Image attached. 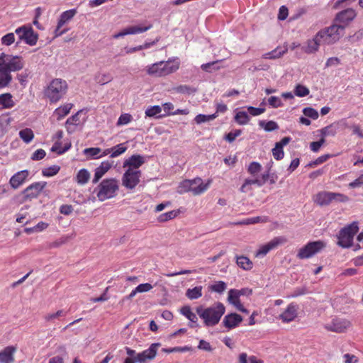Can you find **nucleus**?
Masks as SVG:
<instances>
[{
    "instance_id": "nucleus-1",
    "label": "nucleus",
    "mask_w": 363,
    "mask_h": 363,
    "mask_svg": "<svg viewBox=\"0 0 363 363\" xmlns=\"http://www.w3.org/2000/svg\"><path fill=\"white\" fill-rule=\"evenodd\" d=\"M344 35V26L332 25L318 31L313 38L306 42L303 48L308 54L316 52L320 45H332L337 42Z\"/></svg>"
},
{
    "instance_id": "nucleus-2",
    "label": "nucleus",
    "mask_w": 363,
    "mask_h": 363,
    "mask_svg": "<svg viewBox=\"0 0 363 363\" xmlns=\"http://www.w3.org/2000/svg\"><path fill=\"white\" fill-rule=\"evenodd\" d=\"M25 65L22 57L1 52L0 54V88L8 86L12 81L11 72L21 70Z\"/></svg>"
},
{
    "instance_id": "nucleus-3",
    "label": "nucleus",
    "mask_w": 363,
    "mask_h": 363,
    "mask_svg": "<svg viewBox=\"0 0 363 363\" xmlns=\"http://www.w3.org/2000/svg\"><path fill=\"white\" fill-rule=\"evenodd\" d=\"M180 67L177 57H171L167 61H160L145 67L146 73L153 77H163L176 72Z\"/></svg>"
},
{
    "instance_id": "nucleus-4",
    "label": "nucleus",
    "mask_w": 363,
    "mask_h": 363,
    "mask_svg": "<svg viewBox=\"0 0 363 363\" xmlns=\"http://www.w3.org/2000/svg\"><path fill=\"white\" fill-rule=\"evenodd\" d=\"M225 307L220 302H216L206 308L202 306L196 308L197 314L203 320L206 326H214L217 325L225 313Z\"/></svg>"
},
{
    "instance_id": "nucleus-5",
    "label": "nucleus",
    "mask_w": 363,
    "mask_h": 363,
    "mask_svg": "<svg viewBox=\"0 0 363 363\" xmlns=\"http://www.w3.org/2000/svg\"><path fill=\"white\" fill-rule=\"evenodd\" d=\"M67 89L68 85L66 81L56 78L46 86L44 95L51 104H55L65 96Z\"/></svg>"
},
{
    "instance_id": "nucleus-6",
    "label": "nucleus",
    "mask_w": 363,
    "mask_h": 363,
    "mask_svg": "<svg viewBox=\"0 0 363 363\" xmlns=\"http://www.w3.org/2000/svg\"><path fill=\"white\" fill-rule=\"evenodd\" d=\"M118 182L116 179H104L96 188V196L100 201L116 196L118 191Z\"/></svg>"
},
{
    "instance_id": "nucleus-7",
    "label": "nucleus",
    "mask_w": 363,
    "mask_h": 363,
    "mask_svg": "<svg viewBox=\"0 0 363 363\" xmlns=\"http://www.w3.org/2000/svg\"><path fill=\"white\" fill-rule=\"evenodd\" d=\"M315 203L320 206H328L333 201L347 202L349 201L348 196L340 193L323 191L316 194L313 197Z\"/></svg>"
},
{
    "instance_id": "nucleus-8",
    "label": "nucleus",
    "mask_w": 363,
    "mask_h": 363,
    "mask_svg": "<svg viewBox=\"0 0 363 363\" xmlns=\"http://www.w3.org/2000/svg\"><path fill=\"white\" fill-rule=\"evenodd\" d=\"M359 227L356 222H353L342 229L337 237V245L344 248L350 247L352 244L354 236L357 233Z\"/></svg>"
},
{
    "instance_id": "nucleus-9",
    "label": "nucleus",
    "mask_w": 363,
    "mask_h": 363,
    "mask_svg": "<svg viewBox=\"0 0 363 363\" xmlns=\"http://www.w3.org/2000/svg\"><path fill=\"white\" fill-rule=\"evenodd\" d=\"M325 246V242L322 240L309 242L299 249L296 257L301 259L311 258L324 249Z\"/></svg>"
},
{
    "instance_id": "nucleus-10",
    "label": "nucleus",
    "mask_w": 363,
    "mask_h": 363,
    "mask_svg": "<svg viewBox=\"0 0 363 363\" xmlns=\"http://www.w3.org/2000/svg\"><path fill=\"white\" fill-rule=\"evenodd\" d=\"M141 176L140 170L125 169L121 178L122 185L127 189L133 190L140 183Z\"/></svg>"
},
{
    "instance_id": "nucleus-11",
    "label": "nucleus",
    "mask_w": 363,
    "mask_h": 363,
    "mask_svg": "<svg viewBox=\"0 0 363 363\" xmlns=\"http://www.w3.org/2000/svg\"><path fill=\"white\" fill-rule=\"evenodd\" d=\"M15 33L20 40L25 41L29 45H35L38 41V35L29 26H23L16 29Z\"/></svg>"
},
{
    "instance_id": "nucleus-12",
    "label": "nucleus",
    "mask_w": 363,
    "mask_h": 363,
    "mask_svg": "<svg viewBox=\"0 0 363 363\" xmlns=\"http://www.w3.org/2000/svg\"><path fill=\"white\" fill-rule=\"evenodd\" d=\"M350 325L351 323L348 320L335 318L330 323H326L324 328L328 331L344 333Z\"/></svg>"
},
{
    "instance_id": "nucleus-13",
    "label": "nucleus",
    "mask_w": 363,
    "mask_h": 363,
    "mask_svg": "<svg viewBox=\"0 0 363 363\" xmlns=\"http://www.w3.org/2000/svg\"><path fill=\"white\" fill-rule=\"evenodd\" d=\"M160 346V343L152 344L148 349L137 354L135 356L136 362L138 363H147L152 360L155 357Z\"/></svg>"
},
{
    "instance_id": "nucleus-14",
    "label": "nucleus",
    "mask_w": 363,
    "mask_h": 363,
    "mask_svg": "<svg viewBox=\"0 0 363 363\" xmlns=\"http://www.w3.org/2000/svg\"><path fill=\"white\" fill-rule=\"evenodd\" d=\"M47 183L45 182H35L29 185L23 191L24 198L26 199H32L38 197L40 192L46 186Z\"/></svg>"
},
{
    "instance_id": "nucleus-15",
    "label": "nucleus",
    "mask_w": 363,
    "mask_h": 363,
    "mask_svg": "<svg viewBox=\"0 0 363 363\" xmlns=\"http://www.w3.org/2000/svg\"><path fill=\"white\" fill-rule=\"evenodd\" d=\"M146 162L145 157L141 155H133L127 158L123 164L126 169L140 170L139 168Z\"/></svg>"
},
{
    "instance_id": "nucleus-16",
    "label": "nucleus",
    "mask_w": 363,
    "mask_h": 363,
    "mask_svg": "<svg viewBox=\"0 0 363 363\" xmlns=\"http://www.w3.org/2000/svg\"><path fill=\"white\" fill-rule=\"evenodd\" d=\"M357 16L355 11L352 9H347L344 11L339 12L335 17V21L340 24H337V26H345L352 21ZM334 25H336L335 23Z\"/></svg>"
},
{
    "instance_id": "nucleus-17",
    "label": "nucleus",
    "mask_w": 363,
    "mask_h": 363,
    "mask_svg": "<svg viewBox=\"0 0 363 363\" xmlns=\"http://www.w3.org/2000/svg\"><path fill=\"white\" fill-rule=\"evenodd\" d=\"M191 182H194L191 187V193L194 196H198L204 193L209 188L211 183V180H208L206 183H203V180L199 178H195L191 179Z\"/></svg>"
},
{
    "instance_id": "nucleus-18",
    "label": "nucleus",
    "mask_w": 363,
    "mask_h": 363,
    "mask_svg": "<svg viewBox=\"0 0 363 363\" xmlns=\"http://www.w3.org/2000/svg\"><path fill=\"white\" fill-rule=\"evenodd\" d=\"M298 306L290 303L286 310L279 315L280 319L284 323H289L294 320L297 316Z\"/></svg>"
},
{
    "instance_id": "nucleus-19",
    "label": "nucleus",
    "mask_w": 363,
    "mask_h": 363,
    "mask_svg": "<svg viewBox=\"0 0 363 363\" xmlns=\"http://www.w3.org/2000/svg\"><path fill=\"white\" fill-rule=\"evenodd\" d=\"M28 175V170L19 171L11 177L9 184L13 189H16L25 182Z\"/></svg>"
},
{
    "instance_id": "nucleus-20",
    "label": "nucleus",
    "mask_w": 363,
    "mask_h": 363,
    "mask_svg": "<svg viewBox=\"0 0 363 363\" xmlns=\"http://www.w3.org/2000/svg\"><path fill=\"white\" fill-rule=\"evenodd\" d=\"M242 321V318L239 314L233 313L225 315L223 320L224 326L228 329L237 327Z\"/></svg>"
},
{
    "instance_id": "nucleus-21",
    "label": "nucleus",
    "mask_w": 363,
    "mask_h": 363,
    "mask_svg": "<svg viewBox=\"0 0 363 363\" xmlns=\"http://www.w3.org/2000/svg\"><path fill=\"white\" fill-rule=\"evenodd\" d=\"M113 162L104 161L95 169L93 183H97L99 180L111 168Z\"/></svg>"
},
{
    "instance_id": "nucleus-22",
    "label": "nucleus",
    "mask_w": 363,
    "mask_h": 363,
    "mask_svg": "<svg viewBox=\"0 0 363 363\" xmlns=\"http://www.w3.org/2000/svg\"><path fill=\"white\" fill-rule=\"evenodd\" d=\"M288 51L286 46H278L274 50L266 52L262 55V59L276 60L281 57Z\"/></svg>"
},
{
    "instance_id": "nucleus-23",
    "label": "nucleus",
    "mask_w": 363,
    "mask_h": 363,
    "mask_svg": "<svg viewBox=\"0 0 363 363\" xmlns=\"http://www.w3.org/2000/svg\"><path fill=\"white\" fill-rule=\"evenodd\" d=\"M16 347L9 346L0 351V363H13L14 362L13 354L16 352Z\"/></svg>"
},
{
    "instance_id": "nucleus-24",
    "label": "nucleus",
    "mask_w": 363,
    "mask_h": 363,
    "mask_svg": "<svg viewBox=\"0 0 363 363\" xmlns=\"http://www.w3.org/2000/svg\"><path fill=\"white\" fill-rule=\"evenodd\" d=\"M73 107V104L68 103L65 104L58 108H57L54 111V116L56 117L57 121L62 120L67 115H68Z\"/></svg>"
},
{
    "instance_id": "nucleus-25",
    "label": "nucleus",
    "mask_w": 363,
    "mask_h": 363,
    "mask_svg": "<svg viewBox=\"0 0 363 363\" xmlns=\"http://www.w3.org/2000/svg\"><path fill=\"white\" fill-rule=\"evenodd\" d=\"M82 112V110L79 111L72 116L69 117L66 121V128L69 133H72L76 130V126L79 123V114Z\"/></svg>"
},
{
    "instance_id": "nucleus-26",
    "label": "nucleus",
    "mask_w": 363,
    "mask_h": 363,
    "mask_svg": "<svg viewBox=\"0 0 363 363\" xmlns=\"http://www.w3.org/2000/svg\"><path fill=\"white\" fill-rule=\"evenodd\" d=\"M76 13L77 10L74 9L62 12L60 16L57 23L60 24V26H65L73 18Z\"/></svg>"
},
{
    "instance_id": "nucleus-27",
    "label": "nucleus",
    "mask_w": 363,
    "mask_h": 363,
    "mask_svg": "<svg viewBox=\"0 0 363 363\" xmlns=\"http://www.w3.org/2000/svg\"><path fill=\"white\" fill-rule=\"evenodd\" d=\"M13 96L9 93H5L0 95V108H11L14 106Z\"/></svg>"
},
{
    "instance_id": "nucleus-28",
    "label": "nucleus",
    "mask_w": 363,
    "mask_h": 363,
    "mask_svg": "<svg viewBox=\"0 0 363 363\" xmlns=\"http://www.w3.org/2000/svg\"><path fill=\"white\" fill-rule=\"evenodd\" d=\"M202 286H197L192 289H188L186 291V296L190 300L198 299L202 296Z\"/></svg>"
},
{
    "instance_id": "nucleus-29",
    "label": "nucleus",
    "mask_w": 363,
    "mask_h": 363,
    "mask_svg": "<svg viewBox=\"0 0 363 363\" xmlns=\"http://www.w3.org/2000/svg\"><path fill=\"white\" fill-rule=\"evenodd\" d=\"M337 131L338 129L337 125L335 124V122L320 130L321 136L324 139L327 136H335Z\"/></svg>"
},
{
    "instance_id": "nucleus-30",
    "label": "nucleus",
    "mask_w": 363,
    "mask_h": 363,
    "mask_svg": "<svg viewBox=\"0 0 363 363\" xmlns=\"http://www.w3.org/2000/svg\"><path fill=\"white\" fill-rule=\"evenodd\" d=\"M238 289H230L228 291V301L235 308L242 304L240 299V296L238 295Z\"/></svg>"
},
{
    "instance_id": "nucleus-31",
    "label": "nucleus",
    "mask_w": 363,
    "mask_h": 363,
    "mask_svg": "<svg viewBox=\"0 0 363 363\" xmlns=\"http://www.w3.org/2000/svg\"><path fill=\"white\" fill-rule=\"evenodd\" d=\"M238 363H263L254 355L248 356L247 353L242 352L238 356Z\"/></svg>"
},
{
    "instance_id": "nucleus-32",
    "label": "nucleus",
    "mask_w": 363,
    "mask_h": 363,
    "mask_svg": "<svg viewBox=\"0 0 363 363\" xmlns=\"http://www.w3.org/2000/svg\"><path fill=\"white\" fill-rule=\"evenodd\" d=\"M237 264L245 270H250L252 268V262L245 256H238L236 257Z\"/></svg>"
},
{
    "instance_id": "nucleus-33",
    "label": "nucleus",
    "mask_w": 363,
    "mask_h": 363,
    "mask_svg": "<svg viewBox=\"0 0 363 363\" xmlns=\"http://www.w3.org/2000/svg\"><path fill=\"white\" fill-rule=\"evenodd\" d=\"M252 184L257 185V186H262L264 185V181H261L258 179H247L240 187V191L243 193L247 192L250 190L249 186Z\"/></svg>"
},
{
    "instance_id": "nucleus-34",
    "label": "nucleus",
    "mask_w": 363,
    "mask_h": 363,
    "mask_svg": "<svg viewBox=\"0 0 363 363\" xmlns=\"http://www.w3.org/2000/svg\"><path fill=\"white\" fill-rule=\"evenodd\" d=\"M90 179V174L86 169H80L76 177L77 182L80 185L86 184Z\"/></svg>"
},
{
    "instance_id": "nucleus-35",
    "label": "nucleus",
    "mask_w": 363,
    "mask_h": 363,
    "mask_svg": "<svg viewBox=\"0 0 363 363\" xmlns=\"http://www.w3.org/2000/svg\"><path fill=\"white\" fill-rule=\"evenodd\" d=\"M227 289V284L223 281H214L208 286L211 291L216 292L218 294H223Z\"/></svg>"
},
{
    "instance_id": "nucleus-36",
    "label": "nucleus",
    "mask_w": 363,
    "mask_h": 363,
    "mask_svg": "<svg viewBox=\"0 0 363 363\" xmlns=\"http://www.w3.org/2000/svg\"><path fill=\"white\" fill-rule=\"evenodd\" d=\"M152 27V24L148 25L147 26L141 27L139 26H133L125 28L128 35H134L144 33L148 30H150Z\"/></svg>"
},
{
    "instance_id": "nucleus-37",
    "label": "nucleus",
    "mask_w": 363,
    "mask_h": 363,
    "mask_svg": "<svg viewBox=\"0 0 363 363\" xmlns=\"http://www.w3.org/2000/svg\"><path fill=\"white\" fill-rule=\"evenodd\" d=\"M287 242V239L284 236L275 237L269 242H268L267 245L268 246L270 250L277 248L278 246L283 245Z\"/></svg>"
},
{
    "instance_id": "nucleus-38",
    "label": "nucleus",
    "mask_w": 363,
    "mask_h": 363,
    "mask_svg": "<svg viewBox=\"0 0 363 363\" xmlns=\"http://www.w3.org/2000/svg\"><path fill=\"white\" fill-rule=\"evenodd\" d=\"M287 242V239L284 236L275 237L269 242H268L267 245L268 246L270 250L277 248L278 246L283 245Z\"/></svg>"
},
{
    "instance_id": "nucleus-39",
    "label": "nucleus",
    "mask_w": 363,
    "mask_h": 363,
    "mask_svg": "<svg viewBox=\"0 0 363 363\" xmlns=\"http://www.w3.org/2000/svg\"><path fill=\"white\" fill-rule=\"evenodd\" d=\"M112 148V153H111V158L117 157L124 152H126L128 150V146L126 145V143H120L116 146H113Z\"/></svg>"
},
{
    "instance_id": "nucleus-40",
    "label": "nucleus",
    "mask_w": 363,
    "mask_h": 363,
    "mask_svg": "<svg viewBox=\"0 0 363 363\" xmlns=\"http://www.w3.org/2000/svg\"><path fill=\"white\" fill-rule=\"evenodd\" d=\"M259 125L261 128H262L267 132H271L273 130H276L279 129L278 124L273 121H260L259 122Z\"/></svg>"
},
{
    "instance_id": "nucleus-41",
    "label": "nucleus",
    "mask_w": 363,
    "mask_h": 363,
    "mask_svg": "<svg viewBox=\"0 0 363 363\" xmlns=\"http://www.w3.org/2000/svg\"><path fill=\"white\" fill-rule=\"evenodd\" d=\"M19 137L23 140V142L28 144L33 139L34 133L31 129L25 128L19 132Z\"/></svg>"
},
{
    "instance_id": "nucleus-42",
    "label": "nucleus",
    "mask_w": 363,
    "mask_h": 363,
    "mask_svg": "<svg viewBox=\"0 0 363 363\" xmlns=\"http://www.w3.org/2000/svg\"><path fill=\"white\" fill-rule=\"evenodd\" d=\"M235 121L239 125H246L250 121V116L245 111H238L235 116Z\"/></svg>"
},
{
    "instance_id": "nucleus-43",
    "label": "nucleus",
    "mask_w": 363,
    "mask_h": 363,
    "mask_svg": "<svg viewBox=\"0 0 363 363\" xmlns=\"http://www.w3.org/2000/svg\"><path fill=\"white\" fill-rule=\"evenodd\" d=\"M181 313L184 315L188 320H189L192 323L197 322V316L196 315L191 311V309L189 306H186L182 308Z\"/></svg>"
},
{
    "instance_id": "nucleus-44",
    "label": "nucleus",
    "mask_w": 363,
    "mask_h": 363,
    "mask_svg": "<svg viewBox=\"0 0 363 363\" xmlns=\"http://www.w3.org/2000/svg\"><path fill=\"white\" fill-rule=\"evenodd\" d=\"M194 184V182H191V179H186L183 182H182L178 186V193L180 194L186 193V192H191V186Z\"/></svg>"
},
{
    "instance_id": "nucleus-45",
    "label": "nucleus",
    "mask_w": 363,
    "mask_h": 363,
    "mask_svg": "<svg viewBox=\"0 0 363 363\" xmlns=\"http://www.w3.org/2000/svg\"><path fill=\"white\" fill-rule=\"evenodd\" d=\"M60 169V167L58 165H52L51 167L44 168L42 170V174L44 177H50L56 175Z\"/></svg>"
},
{
    "instance_id": "nucleus-46",
    "label": "nucleus",
    "mask_w": 363,
    "mask_h": 363,
    "mask_svg": "<svg viewBox=\"0 0 363 363\" xmlns=\"http://www.w3.org/2000/svg\"><path fill=\"white\" fill-rule=\"evenodd\" d=\"M216 117V113L211 115L199 114L195 117L194 121L197 124H201L205 122L213 121Z\"/></svg>"
},
{
    "instance_id": "nucleus-47",
    "label": "nucleus",
    "mask_w": 363,
    "mask_h": 363,
    "mask_svg": "<svg viewBox=\"0 0 363 363\" xmlns=\"http://www.w3.org/2000/svg\"><path fill=\"white\" fill-rule=\"evenodd\" d=\"M219 60L213 61L211 62L203 64L201 66V68L207 72H212L213 71L218 70L220 69V67L216 66V65L219 62Z\"/></svg>"
},
{
    "instance_id": "nucleus-48",
    "label": "nucleus",
    "mask_w": 363,
    "mask_h": 363,
    "mask_svg": "<svg viewBox=\"0 0 363 363\" xmlns=\"http://www.w3.org/2000/svg\"><path fill=\"white\" fill-rule=\"evenodd\" d=\"M310 93L309 89L301 84H298L294 89V94L298 97H304Z\"/></svg>"
},
{
    "instance_id": "nucleus-49",
    "label": "nucleus",
    "mask_w": 363,
    "mask_h": 363,
    "mask_svg": "<svg viewBox=\"0 0 363 363\" xmlns=\"http://www.w3.org/2000/svg\"><path fill=\"white\" fill-rule=\"evenodd\" d=\"M65 312L63 310H59L55 313H49L45 315L44 319L47 322H52L55 319L61 316L65 315Z\"/></svg>"
},
{
    "instance_id": "nucleus-50",
    "label": "nucleus",
    "mask_w": 363,
    "mask_h": 363,
    "mask_svg": "<svg viewBox=\"0 0 363 363\" xmlns=\"http://www.w3.org/2000/svg\"><path fill=\"white\" fill-rule=\"evenodd\" d=\"M161 111L162 107L158 105H155L148 107L145 111V115L148 117H154L160 114Z\"/></svg>"
},
{
    "instance_id": "nucleus-51",
    "label": "nucleus",
    "mask_w": 363,
    "mask_h": 363,
    "mask_svg": "<svg viewBox=\"0 0 363 363\" xmlns=\"http://www.w3.org/2000/svg\"><path fill=\"white\" fill-rule=\"evenodd\" d=\"M178 214V212L176 211H171L164 213H162L159 216L157 220L160 222H166L169 220L174 218Z\"/></svg>"
},
{
    "instance_id": "nucleus-52",
    "label": "nucleus",
    "mask_w": 363,
    "mask_h": 363,
    "mask_svg": "<svg viewBox=\"0 0 363 363\" xmlns=\"http://www.w3.org/2000/svg\"><path fill=\"white\" fill-rule=\"evenodd\" d=\"M173 90L177 93L180 94H191L195 91V89L188 85H179L173 88Z\"/></svg>"
},
{
    "instance_id": "nucleus-53",
    "label": "nucleus",
    "mask_w": 363,
    "mask_h": 363,
    "mask_svg": "<svg viewBox=\"0 0 363 363\" xmlns=\"http://www.w3.org/2000/svg\"><path fill=\"white\" fill-rule=\"evenodd\" d=\"M303 113L305 116L316 120L318 118V111L311 107H306L303 109Z\"/></svg>"
},
{
    "instance_id": "nucleus-54",
    "label": "nucleus",
    "mask_w": 363,
    "mask_h": 363,
    "mask_svg": "<svg viewBox=\"0 0 363 363\" xmlns=\"http://www.w3.org/2000/svg\"><path fill=\"white\" fill-rule=\"evenodd\" d=\"M101 152V148L99 147H89L84 150V153L86 156L93 157V158H99L98 155Z\"/></svg>"
},
{
    "instance_id": "nucleus-55",
    "label": "nucleus",
    "mask_w": 363,
    "mask_h": 363,
    "mask_svg": "<svg viewBox=\"0 0 363 363\" xmlns=\"http://www.w3.org/2000/svg\"><path fill=\"white\" fill-rule=\"evenodd\" d=\"M262 169V165L257 162H252L248 167V172L252 175L258 174Z\"/></svg>"
},
{
    "instance_id": "nucleus-56",
    "label": "nucleus",
    "mask_w": 363,
    "mask_h": 363,
    "mask_svg": "<svg viewBox=\"0 0 363 363\" xmlns=\"http://www.w3.org/2000/svg\"><path fill=\"white\" fill-rule=\"evenodd\" d=\"M133 119L129 113H123L120 116L117 121V125H124L128 124Z\"/></svg>"
},
{
    "instance_id": "nucleus-57",
    "label": "nucleus",
    "mask_w": 363,
    "mask_h": 363,
    "mask_svg": "<svg viewBox=\"0 0 363 363\" xmlns=\"http://www.w3.org/2000/svg\"><path fill=\"white\" fill-rule=\"evenodd\" d=\"M1 43L4 45H11L15 41V35L13 33H7L1 39Z\"/></svg>"
},
{
    "instance_id": "nucleus-58",
    "label": "nucleus",
    "mask_w": 363,
    "mask_h": 363,
    "mask_svg": "<svg viewBox=\"0 0 363 363\" xmlns=\"http://www.w3.org/2000/svg\"><path fill=\"white\" fill-rule=\"evenodd\" d=\"M268 104L272 108H279L283 106L281 99L278 96H272L268 99Z\"/></svg>"
},
{
    "instance_id": "nucleus-59",
    "label": "nucleus",
    "mask_w": 363,
    "mask_h": 363,
    "mask_svg": "<svg viewBox=\"0 0 363 363\" xmlns=\"http://www.w3.org/2000/svg\"><path fill=\"white\" fill-rule=\"evenodd\" d=\"M272 154L275 160H281L284 156L283 148L280 145H277L272 149Z\"/></svg>"
},
{
    "instance_id": "nucleus-60",
    "label": "nucleus",
    "mask_w": 363,
    "mask_h": 363,
    "mask_svg": "<svg viewBox=\"0 0 363 363\" xmlns=\"http://www.w3.org/2000/svg\"><path fill=\"white\" fill-rule=\"evenodd\" d=\"M324 143L325 139L323 138H321V139L318 141L312 142L310 144L311 150L314 152H318L320 147L324 144Z\"/></svg>"
},
{
    "instance_id": "nucleus-61",
    "label": "nucleus",
    "mask_w": 363,
    "mask_h": 363,
    "mask_svg": "<svg viewBox=\"0 0 363 363\" xmlns=\"http://www.w3.org/2000/svg\"><path fill=\"white\" fill-rule=\"evenodd\" d=\"M136 288L139 293H145L151 291L153 289V286L151 284L144 283L139 284Z\"/></svg>"
},
{
    "instance_id": "nucleus-62",
    "label": "nucleus",
    "mask_w": 363,
    "mask_h": 363,
    "mask_svg": "<svg viewBox=\"0 0 363 363\" xmlns=\"http://www.w3.org/2000/svg\"><path fill=\"white\" fill-rule=\"evenodd\" d=\"M45 155H46V152L44 150L38 149L33 153V155L31 156V159L33 160H42L43 158H44Z\"/></svg>"
},
{
    "instance_id": "nucleus-63",
    "label": "nucleus",
    "mask_w": 363,
    "mask_h": 363,
    "mask_svg": "<svg viewBox=\"0 0 363 363\" xmlns=\"http://www.w3.org/2000/svg\"><path fill=\"white\" fill-rule=\"evenodd\" d=\"M242 131L240 130H235L234 131L230 132L228 134L225 136V140H228L229 143L233 142L237 137L240 135Z\"/></svg>"
},
{
    "instance_id": "nucleus-64",
    "label": "nucleus",
    "mask_w": 363,
    "mask_h": 363,
    "mask_svg": "<svg viewBox=\"0 0 363 363\" xmlns=\"http://www.w3.org/2000/svg\"><path fill=\"white\" fill-rule=\"evenodd\" d=\"M363 186V174H361L357 179L349 184V187L352 189L358 188Z\"/></svg>"
}]
</instances>
